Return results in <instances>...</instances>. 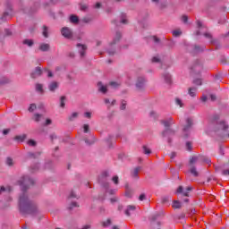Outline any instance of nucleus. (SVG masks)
<instances>
[{"label": "nucleus", "instance_id": "1", "mask_svg": "<svg viewBox=\"0 0 229 229\" xmlns=\"http://www.w3.org/2000/svg\"><path fill=\"white\" fill-rule=\"evenodd\" d=\"M19 185L21 187V194L19 199L20 211L21 214H30V216H36L38 214V208L35 202L30 200L26 191L35 184V181L30 176H23L19 182Z\"/></svg>", "mask_w": 229, "mask_h": 229}, {"label": "nucleus", "instance_id": "2", "mask_svg": "<svg viewBox=\"0 0 229 229\" xmlns=\"http://www.w3.org/2000/svg\"><path fill=\"white\" fill-rule=\"evenodd\" d=\"M161 124L165 126V131L161 132L162 139H165V137L168 138V142L171 143V135H174V130L170 129L173 124H174V122L173 121V118H168L167 120L161 121Z\"/></svg>", "mask_w": 229, "mask_h": 229}, {"label": "nucleus", "instance_id": "3", "mask_svg": "<svg viewBox=\"0 0 229 229\" xmlns=\"http://www.w3.org/2000/svg\"><path fill=\"white\" fill-rule=\"evenodd\" d=\"M191 128H192V119L187 118L186 119V125H184L182 131H183V139H189V132L191 131Z\"/></svg>", "mask_w": 229, "mask_h": 229}, {"label": "nucleus", "instance_id": "4", "mask_svg": "<svg viewBox=\"0 0 229 229\" xmlns=\"http://www.w3.org/2000/svg\"><path fill=\"white\" fill-rule=\"evenodd\" d=\"M61 33L64 38H72V30L69 27L62 28Z\"/></svg>", "mask_w": 229, "mask_h": 229}, {"label": "nucleus", "instance_id": "5", "mask_svg": "<svg viewBox=\"0 0 229 229\" xmlns=\"http://www.w3.org/2000/svg\"><path fill=\"white\" fill-rule=\"evenodd\" d=\"M192 191L191 186H188L185 191H183V186H179L177 189V194H182V196H185L186 198H189V192Z\"/></svg>", "mask_w": 229, "mask_h": 229}, {"label": "nucleus", "instance_id": "6", "mask_svg": "<svg viewBox=\"0 0 229 229\" xmlns=\"http://www.w3.org/2000/svg\"><path fill=\"white\" fill-rule=\"evenodd\" d=\"M42 68L40 66H37L35 70L31 72L30 76L31 78H38V76H42Z\"/></svg>", "mask_w": 229, "mask_h": 229}, {"label": "nucleus", "instance_id": "7", "mask_svg": "<svg viewBox=\"0 0 229 229\" xmlns=\"http://www.w3.org/2000/svg\"><path fill=\"white\" fill-rule=\"evenodd\" d=\"M146 83V79L144 77H139L136 82V87L140 90H142L144 89V85Z\"/></svg>", "mask_w": 229, "mask_h": 229}, {"label": "nucleus", "instance_id": "8", "mask_svg": "<svg viewBox=\"0 0 229 229\" xmlns=\"http://www.w3.org/2000/svg\"><path fill=\"white\" fill-rule=\"evenodd\" d=\"M217 130H222L223 131H226L228 130V123L225 121H220L217 124Z\"/></svg>", "mask_w": 229, "mask_h": 229}, {"label": "nucleus", "instance_id": "9", "mask_svg": "<svg viewBox=\"0 0 229 229\" xmlns=\"http://www.w3.org/2000/svg\"><path fill=\"white\" fill-rule=\"evenodd\" d=\"M77 47L80 51V55H81V58H83V56H85V52L87 51V46L81 45V44H77Z\"/></svg>", "mask_w": 229, "mask_h": 229}, {"label": "nucleus", "instance_id": "10", "mask_svg": "<svg viewBox=\"0 0 229 229\" xmlns=\"http://www.w3.org/2000/svg\"><path fill=\"white\" fill-rule=\"evenodd\" d=\"M98 92H101L102 94H106V92H108V88L103 85V82L98 83Z\"/></svg>", "mask_w": 229, "mask_h": 229}, {"label": "nucleus", "instance_id": "11", "mask_svg": "<svg viewBox=\"0 0 229 229\" xmlns=\"http://www.w3.org/2000/svg\"><path fill=\"white\" fill-rule=\"evenodd\" d=\"M137 208L133 205H129L125 210V215H127L128 216H131V212H135V209Z\"/></svg>", "mask_w": 229, "mask_h": 229}, {"label": "nucleus", "instance_id": "12", "mask_svg": "<svg viewBox=\"0 0 229 229\" xmlns=\"http://www.w3.org/2000/svg\"><path fill=\"white\" fill-rule=\"evenodd\" d=\"M157 217V216H154L151 217V221H153L151 223V228H153V229H158V226H160V222H155Z\"/></svg>", "mask_w": 229, "mask_h": 229}, {"label": "nucleus", "instance_id": "13", "mask_svg": "<svg viewBox=\"0 0 229 229\" xmlns=\"http://www.w3.org/2000/svg\"><path fill=\"white\" fill-rule=\"evenodd\" d=\"M188 94L191 98H196V94H198V88H189Z\"/></svg>", "mask_w": 229, "mask_h": 229}, {"label": "nucleus", "instance_id": "14", "mask_svg": "<svg viewBox=\"0 0 229 229\" xmlns=\"http://www.w3.org/2000/svg\"><path fill=\"white\" fill-rule=\"evenodd\" d=\"M58 89V82L53 81L48 85V89L50 92H55V90Z\"/></svg>", "mask_w": 229, "mask_h": 229}, {"label": "nucleus", "instance_id": "15", "mask_svg": "<svg viewBox=\"0 0 229 229\" xmlns=\"http://www.w3.org/2000/svg\"><path fill=\"white\" fill-rule=\"evenodd\" d=\"M80 115V113L78 112H73L68 116V121L72 122L76 121L78 119V116Z\"/></svg>", "mask_w": 229, "mask_h": 229}, {"label": "nucleus", "instance_id": "16", "mask_svg": "<svg viewBox=\"0 0 229 229\" xmlns=\"http://www.w3.org/2000/svg\"><path fill=\"white\" fill-rule=\"evenodd\" d=\"M70 22H72V24H78L80 22V18H78V16L72 14L70 15Z\"/></svg>", "mask_w": 229, "mask_h": 229}, {"label": "nucleus", "instance_id": "17", "mask_svg": "<svg viewBox=\"0 0 229 229\" xmlns=\"http://www.w3.org/2000/svg\"><path fill=\"white\" fill-rule=\"evenodd\" d=\"M153 3H157L159 8H165L167 6V3L164 2V0H152Z\"/></svg>", "mask_w": 229, "mask_h": 229}, {"label": "nucleus", "instance_id": "18", "mask_svg": "<svg viewBox=\"0 0 229 229\" xmlns=\"http://www.w3.org/2000/svg\"><path fill=\"white\" fill-rule=\"evenodd\" d=\"M33 121H35V123H40V121L42 120V119H44V115H42V114H35L34 115H33Z\"/></svg>", "mask_w": 229, "mask_h": 229}, {"label": "nucleus", "instance_id": "19", "mask_svg": "<svg viewBox=\"0 0 229 229\" xmlns=\"http://www.w3.org/2000/svg\"><path fill=\"white\" fill-rule=\"evenodd\" d=\"M14 140H16V142H24V140H26V134L15 136Z\"/></svg>", "mask_w": 229, "mask_h": 229}, {"label": "nucleus", "instance_id": "20", "mask_svg": "<svg viewBox=\"0 0 229 229\" xmlns=\"http://www.w3.org/2000/svg\"><path fill=\"white\" fill-rule=\"evenodd\" d=\"M42 35H43V37H45V38H47V37H49V33H48V31H49V29L47 28V26H46V25H44L43 27H42Z\"/></svg>", "mask_w": 229, "mask_h": 229}, {"label": "nucleus", "instance_id": "21", "mask_svg": "<svg viewBox=\"0 0 229 229\" xmlns=\"http://www.w3.org/2000/svg\"><path fill=\"white\" fill-rule=\"evenodd\" d=\"M49 44L47 43H43L39 46V49L40 51L46 52V51H49Z\"/></svg>", "mask_w": 229, "mask_h": 229}, {"label": "nucleus", "instance_id": "22", "mask_svg": "<svg viewBox=\"0 0 229 229\" xmlns=\"http://www.w3.org/2000/svg\"><path fill=\"white\" fill-rule=\"evenodd\" d=\"M119 40H121V32L117 31L115 33V36H114V38L112 44L115 45V44H117V42H119Z\"/></svg>", "mask_w": 229, "mask_h": 229}, {"label": "nucleus", "instance_id": "23", "mask_svg": "<svg viewBox=\"0 0 229 229\" xmlns=\"http://www.w3.org/2000/svg\"><path fill=\"white\" fill-rule=\"evenodd\" d=\"M139 171H140V166L134 168V170L131 173V176L133 178H139Z\"/></svg>", "mask_w": 229, "mask_h": 229}, {"label": "nucleus", "instance_id": "24", "mask_svg": "<svg viewBox=\"0 0 229 229\" xmlns=\"http://www.w3.org/2000/svg\"><path fill=\"white\" fill-rule=\"evenodd\" d=\"M36 90H37V92L43 94L44 93V86H42V84H36Z\"/></svg>", "mask_w": 229, "mask_h": 229}, {"label": "nucleus", "instance_id": "25", "mask_svg": "<svg viewBox=\"0 0 229 229\" xmlns=\"http://www.w3.org/2000/svg\"><path fill=\"white\" fill-rule=\"evenodd\" d=\"M110 225H112V220L110 218H107L102 223V226H104V228L110 226Z\"/></svg>", "mask_w": 229, "mask_h": 229}, {"label": "nucleus", "instance_id": "26", "mask_svg": "<svg viewBox=\"0 0 229 229\" xmlns=\"http://www.w3.org/2000/svg\"><path fill=\"white\" fill-rule=\"evenodd\" d=\"M173 208H182V203L178 200H174L173 204Z\"/></svg>", "mask_w": 229, "mask_h": 229}, {"label": "nucleus", "instance_id": "27", "mask_svg": "<svg viewBox=\"0 0 229 229\" xmlns=\"http://www.w3.org/2000/svg\"><path fill=\"white\" fill-rule=\"evenodd\" d=\"M163 78L166 83H171V75L169 73L163 75Z\"/></svg>", "mask_w": 229, "mask_h": 229}, {"label": "nucleus", "instance_id": "28", "mask_svg": "<svg viewBox=\"0 0 229 229\" xmlns=\"http://www.w3.org/2000/svg\"><path fill=\"white\" fill-rule=\"evenodd\" d=\"M23 44L29 46V47H31V46H33V39H24Z\"/></svg>", "mask_w": 229, "mask_h": 229}, {"label": "nucleus", "instance_id": "29", "mask_svg": "<svg viewBox=\"0 0 229 229\" xmlns=\"http://www.w3.org/2000/svg\"><path fill=\"white\" fill-rule=\"evenodd\" d=\"M190 173H191L195 177L199 176L198 170H196V166H192L190 170Z\"/></svg>", "mask_w": 229, "mask_h": 229}, {"label": "nucleus", "instance_id": "30", "mask_svg": "<svg viewBox=\"0 0 229 229\" xmlns=\"http://www.w3.org/2000/svg\"><path fill=\"white\" fill-rule=\"evenodd\" d=\"M60 106H61V108L65 107V97H61V98H60Z\"/></svg>", "mask_w": 229, "mask_h": 229}, {"label": "nucleus", "instance_id": "31", "mask_svg": "<svg viewBox=\"0 0 229 229\" xmlns=\"http://www.w3.org/2000/svg\"><path fill=\"white\" fill-rule=\"evenodd\" d=\"M199 160V157H191L190 159V164L192 165V164H196V162Z\"/></svg>", "mask_w": 229, "mask_h": 229}, {"label": "nucleus", "instance_id": "32", "mask_svg": "<svg viewBox=\"0 0 229 229\" xmlns=\"http://www.w3.org/2000/svg\"><path fill=\"white\" fill-rule=\"evenodd\" d=\"M6 165H9V167H12V165H13V159H12L11 157H7Z\"/></svg>", "mask_w": 229, "mask_h": 229}, {"label": "nucleus", "instance_id": "33", "mask_svg": "<svg viewBox=\"0 0 229 229\" xmlns=\"http://www.w3.org/2000/svg\"><path fill=\"white\" fill-rule=\"evenodd\" d=\"M81 12H87V10H89V5H87V4H81Z\"/></svg>", "mask_w": 229, "mask_h": 229}, {"label": "nucleus", "instance_id": "34", "mask_svg": "<svg viewBox=\"0 0 229 229\" xmlns=\"http://www.w3.org/2000/svg\"><path fill=\"white\" fill-rule=\"evenodd\" d=\"M180 35H182V30H175L173 31V36L174 37H180Z\"/></svg>", "mask_w": 229, "mask_h": 229}, {"label": "nucleus", "instance_id": "35", "mask_svg": "<svg viewBox=\"0 0 229 229\" xmlns=\"http://www.w3.org/2000/svg\"><path fill=\"white\" fill-rule=\"evenodd\" d=\"M175 105L182 108V106H183V102H182V99L180 98H175Z\"/></svg>", "mask_w": 229, "mask_h": 229}, {"label": "nucleus", "instance_id": "36", "mask_svg": "<svg viewBox=\"0 0 229 229\" xmlns=\"http://www.w3.org/2000/svg\"><path fill=\"white\" fill-rule=\"evenodd\" d=\"M37 110V105L31 104L29 107V112H35Z\"/></svg>", "mask_w": 229, "mask_h": 229}, {"label": "nucleus", "instance_id": "37", "mask_svg": "<svg viewBox=\"0 0 229 229\" xmlns=\"http://www.w3.org/2000/svg\"><path fill=\"white\" fill-rule=\"evenodd\" d=\"M76 207H80V205H78V203H76V202H72L68 208H69V210H72V208H74Z\"/></svg>", "mask_w": 229, "mask_h": 229}, {"label": "nucleus", "instance_id": "38", "mask_svg": "<svg viewBox=\"0 0 229 229\" xmlns=\"http://www.w3.org/2000/svg\"><path fill=\"white\" fill-rule=\"evenodd\" d=\"M143 151L145 155H151V149L148 148V147H143Z\"/></svg>", "mask_w": 229, "mask_h": 229}, {"label": "nucleus", "instance_id": "39", "mask_svg": "<svg viewBox=\"0 0 229 229\" xmlns=\"http://www.w3.org/2000/svg\"><path fill=\"white\" fill-rule=\"evenodd\" d=\"M186 148L188 151L192 150V143L191 141L186 142Z\"/></svg>", "mask_w": 229, "mask_h": 229}, {"label": "nucleus", "instance_id": "40", "mask_svg": "<svg viewBox=\"0 0 229 229\" xmlns=\"http://www.w3.org/2000/svg\"><path fill=\"white\" fill-rule=\"evenodd\" d=\"M44 72H47V77L48 78H53V72H51V70H48V69L45 68Z\"/></svg>", "mask_w": 229, "mask_h": 229}, {"label": "nucleus", "instance_id": "41", "mask_svg": "<svg viewBox=\"0 0 229 229\" xmlns=\"http://www.w3.org/2000/svg\"><path fill=\"white\" fill-rule=\"evenodd\" d=\"M110 87H113V89H117V87H119V83L115 82V81H111L109 82Z\"/></svg>", "mask_w": 229, "mask_h": 229}, {"label": "nucleus", "instance_id": "42", "mask_svg": "<svg viewBox=\"0 0 229 229\" xmlns=\"http://www.w3.org/2000/svg\"><path fill=\"white\" fill-rule=\"evenodd\" d=\"M112 181L114 182V183L115 185H118L119 184V176L115 175L112 178Z\"/></svg>", "mask_w": 229, "mask_h": 229}, {"label": "nucleus", "instance_id": "43", "mask_svg": "<svg viewBox=\"0 0 229 229\" xmlns=\"http://www.w3.org/2000/svg\"><path fill=\"white\" fill-rule=\"evenodd\" d=\"M82 22H85V23H89L92 20L89 17H84L81 19Z\"/></svg>", "mask_w": 229, "mask_h": 229}, {"label": "nucleus", "instance_id": "44", "mask_svg": "<svg viewBox=\"0 0 229 229\" xmlns=\"http://www.w3.org/2000/svg\"><path fill=\"white\" fill-rule=\"evenodd\" d=\"M29 146H37V141L33 140H30L28 141Z\"/></svg>", "mask_w": 229, "mask_h": 229}, {"label": "nucleus", "instance_id": "45", "mask_svg": "<svg viewBox=\"0 0 229 229\" xmlns=\"http://www.w3.org/2000/svg\"><path fill=\"white\" fill-rule=\"evenodd\" d=\"M84 133H89V124L83 125Z\"/></svg>", "mask_w": 229, "mask_h": 229}, {"label": "nucleus", "instance_id": "46", "mask_svg": "<svg viewBox=\"0 0 229 229\" xmlns=\"http://www.w3.org/2000/svg\"><path fill=\"white\" fill-rule=\"evenodd\" d=\"M121 110H126V102L124 100L122 101Z\"/></svg>", "mask_w": 229, "mask_h": 229}, {"label": "nucleus", "instance_id": "47", "mask_svg": "<svg viewBox=\"0 0 229 229\" xmlns=\"http://www.w3.org/2000/svg\"><path fill=\"white\" fill-rule=\"evenodd\" d=\"M152 62H153V64H158L160 62V58L154 56L152 58Z\"/></svg>", "mask_w": 229, "mask_h": 229}, {"label": "nucleus", "instance_id": "48", "mask_svg": "<svg viewBox=\"0 0 229 229\" xmlns=\"http://www.w3.org/2000/svg\"><path fill=\"white\" fill-rule=\"evenodd\" d=\"M84 116L87 117V119H90L92 117V113L90 112H86L84 114Z\"/></svg>", "mask_w": 229, "mask_h": 229}, {"label": "nucleus", "instance_id": "49", "mask_svg": "<svg viewBox=\"0 0 229 229\" xmlns=\"http://www.w3.org/2000/svg\"><path fill=\"white\" fill-rule=\"evenodd\" d=\"M139 199H140V201H144V199H146V194H144V193L140 194L139 197Z\"/></svg>", "mask_w": 229, "mask_h": 229}, {"label": "nucleus", "instance_id": "50", "mask_svg": "<svg viewBox=\"0 0 229 229\" xmlns=\"http://www.w3.org/2000/svg\"><path fill=\"white\" fill-rule=\"evenodd\" d=\"M193 83L195 84V85H201V79H196L194 81H193Z\"/></svg>", "mask_w": 229, "mask_h": 229}, {"label": "nucleus", "instance_id": "51", "mask_svg": "<svg viewBox=\"0 0 229 229\" xmlns=\"http://www.w3.org/2000/svg\"><path fill=\"white\" fill-rule=\"evenodd\" d=\"M222 174H224V176H229V170L225 169L222 172Z\"/></svg>", "mask_w": 229, "mask_h": 229}, {"label": "nucleus", "instance_id": "52", "mask_svg": "<svg viewBox=\"0 0 229 229\" xmlns=\"http://www.w3.org/2000/svg\"><path fill=\"white\" fill-rule=\"evenodd\" d=\"M204 37H206V38H212V34L208 33V32H206L204 33Z\"/></svg>", "mask_w": 229, "mask_h": 229}, {"label": "nucleus", "instance_id": "53", "mask_svg": "<svg viewBox=\"0 0 229 229\" xmlns=\"http://www.w3.org/2000/svg\"><path fill=\"white\" fill-rule=\"evenodd\" d=\"M111 203H115L116 201H119V199H117V197H114L112 199H110Z\"/></svg>", "mask_w": 229, "mask_h": 229}, {"label": "nucleus", "instance_id": "54", "mask_svg": "<svg viewBox=\"0 0 229 229\" xmlns=\"http://www.w3.org/2000/svg\"><path fill=\"white\" fill-rule=\"evenodd\" d=\"M169 201V197H163L162 203H167Z\"/></svg>", "mask_w": 229, "mask_h": 229}, {"label": "nucleus", "instance_id": "55", "mask_svg": "<svg viewBox=\"0 0 229 229\" xmlns=\"http://www.w3.org/2000/svg\"><path fill=\"white\" fill-rule=\"evenodd\" d=\"M176 155H177L176 152H171L170 153V158H172V159L176 158Z\"/></svg>", "mask_w": 229, "mask_h": 229}, {"label": "nucleus", "instance_id": "56", "mask_svg": "<svg viewBox=\"0 0 229 229\" xmlns=\"http://www.w3.org/2000/svg\"><path fill=\"white\" fill-rule=\"evenodd\" d=\"M3 192H6V188H4V186L0 187V196L1 194H3Z\"/></svg>", "mask_w": 229, "mask_h": 229}, {"label": "nucleus", "instance_id": "57", "mask_svg": "<svg viewBox=\"0 0 229 229\" xmlns=\"http://www.w3.org/2000/svg\"><path fill=\"white\" fill-rule=\"evenodd\" d=\"M182 22H187V21H189V17L184 15V16L182 17Z\"/></svg>", "mask_w": 229, "mask_h": 229}, {"label": "nucleus", "instance_id": "58", "mask_svg": "<svg viewBox=\"0 0 229 229\" xmlns=\"http://www.w3.org/2000/svg\"><path fill=\"white\" fill-rule=\"evenodd\" d=\"M10 133V129H4V131H3V134L4 135H8Z\"/></svg>", "mask_w": 229, "mask_h": 229}, {"label": "nucleus", "instance_id": "59", "mask_svg": "<svg viewBox=\"0 0 229 229\" xmlns=\"http://www.w3.org/2000/svg\"><path fill=\"white\" fill-rule=\"evenodd\" d=\"M70 198H78V196H76V193L74 191H72L70 193Z\"/></svg>", "mask_w": 229, "mask_h": 229}, {"label": "nucleus", "instance_id": "60", "mask_svg": "<svg viewBox=\"0 0 229 229\" xmlns=\"http://www.w3.org/2000/svg\"><path fill=\"white\" fill-rule=\"evenodd\" d=\"M207 99H208V98H207V96H203V97L201 98V101H202L203 103H207Z\"/></svg>", "mask_w": 229, "mask_h": 229}, {"label": "nucleus", "instance_id": "61", "mask_svg": "<svg viewBox=\"0 0 229 229\" xmlns=\"http://www.w3.org/2000/svg\"><path fill=\"white\" fill-rule=\"evenodd\" d=\"M95 8H97V9L101 8V3L98 2V3L95 4Z\"/></svg>", "mask_w": 229, "mask_h": 229}, {"label": "nucleus", "instance_id": "62", "mask_svg": "<svg viewBox=\"0 0 229 229\" xmlns=\"http://www.w3.org/2000/svg\"><path fill=\"white\" fill-rule=\"evenodd\" d=\"M211 101H216V95H210Z\"/></svg>", "mask_w": 229, "mask_h": 229}, {"label": "nucleus", "instance_id": "63", "mask_svg": "<svg viewBox=\"0 0 229 229\" xmlns=\"http://www.w3.org/2000/svg\"><path fill=\"white\" fill-rule=\"evenodd\" d=\"M90 228H91L90 225H86L81 229H90Z\"/></svg>", "mask_w": 229, "mask_h": 229}, {"label": "nucleus", "instance_id": "64", "mask_svg": "<svg viewBox=\"0 0 229 229\" xmlns=\"http://www.w3.org/2000/svg\"><path fill=\"white\" fill-rule=\"evenodd\" d=\"M4 83H8V79H5L4 81H0V85H3Z\"/></svg>", "mask_w": 229, "mask_h": 229}]
</instances>
